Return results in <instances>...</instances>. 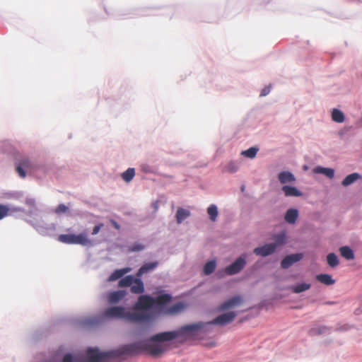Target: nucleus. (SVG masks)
<instances>
[{
	"label": "nucleus",
	"instance_id": "nucleus-1",
	"mask_svg": "<svg viewBox=\"0 0 362 362\" xmlns=\"http://www.w3.org/2000/svg\"><path fill=\"white\" fill-rule=\"evenodd\" d=\"M103 320L123 319L128 322H148L152 315L146 312H131L122 306H115L106 308L101 314Z\"/></svg>",
	"mask_w": 362,
	"mask_h": 362
},
{
	"label": "nucleus",
	"instance_id": "nucleus-2",
	"mask_svg": "<svg viewBox=\"0 0 362 362\" xmlns=\"http://www.w3.org/2000/svg\"><path fill=\"white\" fill-rule=\"evenodd\" d=\"M180 332L181 327L177 331L161 332L153 335L149 339L144 340L143 351H146L153 356H160L165 351V349L163 345L154 342L171 341L179 335L185 334Z\"/></svg>",
	"mask_w": 362,
	"mask_h": 362
},
{
	"label": "nucleus",
	"instance_id": "nucleus-3",
	"mask_svg": "<svg viewBox=\"0 0 362 362\" xmlns=\"http://www.w3.org/2000/svg\"><path fill=\"white\" fill-rule=\"evenodd\" d=\"M236 316L235 312H229L216 317L214 320L202 322H199L193 324L187 325L181 327V333L193 334L197 332H206L209 331L208 327L211 325H225L233 321Z\"/></svg>",
	"mask_w": 362,
	"mask_h": 362
},
{
	"label": "nucleus",
	"instance_id": "nucleus-4",
	"mask_svg": "<svg viewBox=\"0 0 362 362\" xmlns=\"http://www.w3.org/2000/svg\"><path fill=\"white\" fill-rule=\"evenodd\" d=\"M113 360L112 350L100 351L98 348L89 347L86 351L83 362H111Z\"/></svg>",
	"mask_w": 362,
	"mask_h": 362
},
{
	"label": "nucleus",
	"instance_id": "nucleus-5",
	"mask_svg": "<svg viewBox=\"0 0 362 362\" xmlns=\"http://www.w3.org/2000/svg\"><path fill=\"white\" fill-rule=\"evenodd\" d=\"M144 340L120 346L112 350L114 360L122 356H134L143 351Z\"/></svg>",
	"mask_w": 362,
	"mask_h": 362
},
{
	"label": "nucleus",
	"instance_id": "nucleus-6",
	"mask_svg": "<svg viewBox=\"0 0 362 362\" xmlns=\"http://www.w3.org/2000/svg\"><path fill=\"white\" fill-rule=\"evenodd\" d=\"M57 240L62 243L69 245L77 244L85 246L92 244V241L85 233H80L78 235L62 234L58 236Z\"/></svg>",
	"mask_w": 362,
	"mask_h": 362
},
{
	"label": "nucleus",
	"instance_id": "nucleus-7",
	"mask_svg": "<svg viewBox=\"0 0 362 362\" xmlns=\"http://www.w3.org/2000/svg\"><path fill=\"white\" fill-rule=\"evenodd\" d=\"M154 305V298L148 296V295H141L139 297L136 303H135L134 308V312H146L152 315V319L149 321L151 322L153 319V315L148 311L147 310L151 308Z\"/></svg>",
	"mask_w": 362,
	"mask_h": 362
},
{
	"label": "nucleus",
	"instance_id": "nucleus-8",
	"mask_svg": "<svg viewBox=\"0 0 362 362\" xmlns=\"http://www.w3.org/2000/svg\"><path fill=\"white\" fill-rule=\"evenodd\" d=\"M36 169L37 165L28 158H22L16 167V171L22 178L26 177V171L33 173Z\"/></svg>",
	"mask_w": 362,
	"mask_h": 362
},
{
	"label": "nucleus",
	"instance_id": "nucleus-9",
	"mask_svg": "<svg viewBox=\"0 0 362 362\" xmlns=\"http://www.w3.org/2000/svg\"><path fill=\"white\" fill-rule=\"evenodd\" d=\"M246 265V255L239 257L233 263L225 269L228 275H234L239 273Z\"/></svg>",
	"mask_w": 362,
	"mask_h": 362
},
{
	"label": "nucleus",
	"instance_id": "nucleus-10",
	"mask_svg": "<svg viewBox=\"0 0 362 362\" xmlns=\"http://www.w3.org/2000/svg\"><path fill=\"white\" fill-rule=\"evenodd\" d=\"M303 258V254L296 253L286 256L281 262L283 269H288L293 263L300 261Z\"/></svg>",
	"mask_w": 362,
	"mask_h": 362
},
{
	"label": "nucleus",
	"instance_id": "nucleus-11",
	"mask_svg": "<svg viewBox=\"0 0 362 362\" xmlns=\"http://www.w3.org/2000/svg\"><path fill=\"white\" fill-rule=\"evenodd\" d=\"M242 298L240 296H234L221 304L218 308V311H224L240 305Z\"/></svg>",
	"mask_w": 362,
	"mask_h": 362
},
{
	"label": "nucleus",
	"instance_id": "nucleus-12",
	"mask_svg": "<svg viewBox=\"0 0 362 362\" xmlns=\"http://www.w3.org/2000/svg\"><path fill=\"white\" fill-rule=\"evenodd\" d=\"M275 245L269 243L262 247H256L254 250V253L259 256L267 257L269 255L273 254L275 252Z\"/></svg>",
	"mask_w": 362,
	"mask_h": 362
},
{
	"label": "nucleus",
	"instance_id": "nucleus-13",
	"mask_svg": "<svg viewBox=\"0 0 362 362\" xmlns=\"http://www.w3.org/2000/svg\"><path fill=\"white\" fill-rule=\"evenodd\" d=\"M278 179L281 184L286 185V184H293L296 182V177L289 171H282L279 173Z\"/></svg>",
	"mask_w": 362,
	"mask_h": 362
},
{
	"label": "nucleus",
	"instance_id": "nucleus-14",
	"mask_svg": "<svg viewBox=\"0 0 362 362\" xmlns=\"http://www.w3.org/2000/svg\"><path fill=\"white\" fill-rule=\"evenodd\" d=\"M131 292L136 294H141L144 292V285L140 277L134 278L131 286Z\"/></svg>",
	"mask_w": 362,
	"mask_h": 362
},
{
	"label": "nucleus",
	"instance_id": "nucleus-15",
	"mask_svg": "<svg viewBox=\"0 0 362 362\" xmlns=\"http://www.w3.org/2000/svg\"><path fill=\"white\" fill-rule=\"evenodd\" d=\"M158 265V262H149L144 264L141 268L138 270L136 273L137 277H141L143 274L148 273L151 271L155 269Z\"/></svg>",
	"mask_w": 362,
	"mask_h": 362
},
{
	"label": "nucleus",
	"instance_id": "nucleus-16",
	"mask_svg": "<svg viewBox=\"0 0 362 362\" xmlns=\"http://www.w3.org/2000/svg\"><path fill=\"white\" fill-rule=\"evenodd\" d=\"M126 294V291L122 290L111 292L109 293L107 297L108 301L110 303H117L124 298Z\"/></svg>",
	"mask_w": 362,
	"mask_h": 362
},
{
	"label": "nucleus",
	"instance_id": "nucleus-17",
	"mask_svg": "<svg viewBox=\"0 0 362 362\" xmlns=\"http://www.w3.org/2000/svg\"><path fill=\"white\" fill-rule=\"evenodd\" d=\"M282 191L284 192L286 197H298L302 196V192L295 187L284 185L282 187Z\"/></svg>",
	"mask_w": 362,
	"mask_h": 362
},
{
	"label": "nucleus",
	"instance_id": "nucleus-18",
	"mask_svg": "<svg viewBox=\"0 0 362 362\" xmlns=\"http://www.w3.org/2000/svg\"><path fill=\"white\" fill-rule=\"evenodd\" d=\"M313 171L315 173L322 174L330 179L334 176V170L332 168L317 166L314 168Z\"/></svg>",
	"mask_w": 362,
	"mask_h": 362
},
{
	"label": "nucleus",
	"instance_id": "nucleus-19",
	"mask_svg": "<svg viewBox=\"0 0 362 362\" xmlns=\"http://www.w3.org/2000/svg\"><path fill=\"white\" fill-rule=\"evenodd\" d=\"M131 269L129 267L123 268L121 269H117L111 274L108 278L109 281H114L123 276L125 274L129 272Z\"/></svg>",
	"mask_w": 362,
	"mask_h": 362
},
{
	"label": "nucleus",
	"instance_id": "nucleus-20",
	"mask_svg": "<svg viewBox=\"0 0 362 362\" xmlns=\"http://www.w3.org/2000/svg\"><path fill=\"white\" fill-rule=\"evenodd\" d=\"M298 216V211L297 209H289L285 214V221L288 223H294Z\"/></svg>",
	"mask_w": 362,
	"mask_h": 362
},
{
	"label": "nucleus",
	"instance_id": "nucleus-21",
	"mask_svg": "<svg viewBox=\"0 0 362 362\" xmlns=\"http://www.w3.org/2000/svg\"><path fill=\"white\" fill-rule=\"evenodd\" d=\"M316 279L320 283L329 286L335 283V280L332 278V276L327 274H320L316 276Z\"/></svg>",
	"mask_w": 362,
	"mask_h": 362
},
{
	"label": "nucleus",
	"instance_id": "nucleus-22",
	"mask_svg": "<svg viewBox=\"0 0 362 362\" xmlns=\"http://www.w3.org/2000/svg\"><path fill=\"white\" fill-rule=\"evenodd\" d=\"M171 296L169 294H161L154 298V305L162 306L171 300Z\"/></svg>",
	"mask_w": 362,
	"mask_h": 362
},
{
	"label": "nucleus",
	"instance_id": "nucleus-23",
	"mask_svg": "<svg viewBox=\"0 0 362 362\" xmlns=\"http://www.w3.org/2000/svg\"><path fill=\"white\" fill-rule=\"evenodd\" d=\"M341 255L347 260L354 259V251L348 246H343L339 248Z\"/></svg>",
	"mask_w": 362,
	"mask_h": 362
},
{
	"label": "nucleus",
	"instance_id": "nucleus-24",
	"mask_svg": "<svg viewBox=\"0 0 362 362\" xmlns=\"http://www.w3.org/2000/svg\"><path fill=\"white\" fill-rule=\"evenodd\" d=\"M360 175L357 173H351L347 175L341 182V185L344 187H347L354 182H356L358 179L360 178Z\"/></svg>",
	"mask_w": 362,
	"mask_h": 362
},
{
	"label": "nucleus",
	"instance_id": "nucleus-25",
	"mask_svg": "<svg viewBox=\"0 0 362 362\" xmlns=\"http://www.w3.org/2000/svg\"><path fill=\"white\" fill-rule=\"evenodd\" d=\"M190 212L185 209L178 208L176 213V219L178 223H182L185 219L189 217Z\"/></svg>",
	"mask_w": 362,
	"mask_h": 362
},
{
	"label": "nucleus",
	"instance_id": "nucleus-26",
	"mask_svg": "<svg viewBox=\"0 0 362 362\" xmlns=\"http://www.w3.org/2000/svg\"><path fill=\"white\" fill-rule=\"evenodd\" d=\"M332 119L335 122L341 123L344 122L345 117L341 110L338 109H333L332 111Z\"/></svg>",
	"mask_w": 362,
	"mask_h": 362
},
{
	"label": "nucleus",
	"instance_id": "nucleus-27",
	"mask_svg": "<svg viewBox=\"0 0 362 362\" xmlns=\"http://www.w3.org/2000/svg\"><path fill=\"white\" fill-rule=\"evenodd\" d=\"M329 329L326 326H320L317 327L312 328L309 330L310 336H317L326 333Z\"/></svg>",
	"mask_w": 362,
	"mask_h": 362
},
{
	"label": "nucleus",
	"instance_id": "nucleus-28",
	"mask_svg": "<svg viewBox=\"0 0 362 362\" xmlns=\"http://www.w3.org/2000/svg\"><path fill=\"white\" fill-rule=\"evenodd\" d=\"M275 242L273 243H271L272 245H275V250L277 247L281 246L284 245L286 243V236L284 232H282L278 235H276L274 238Z\"/></svg>",
	"mask_w": 362,
	"mask_h": 362
},
{
	"label": "nucleus",
	"instance_id": "nucleus-29",
	"mask_svg": "<svg viewBox=\"0 0 362 362\" xmlns=\"http://www.w3.org/2000/svg\"><path fill=\"white\" fill-rule=\"evenodd\" d=\"M135 176V170L133 168H129L122 174V178L126 182H129Z\"/></svg>",
	"mask_w": 362,
	"mask_h": 362
},
{
	"label": "nucleus",
	"instance_id": "nucleus-30",
	"mask_svg": "<svg viewBox=\"0 0 362 362\" xmlns=\"http://www.w3.org/2000/svg\"><path fill=\"white\" fill-rule=\"evenodd\" d=\"M310 284L307 283H302L296 286H293L291 288L295 293H300L303 291H307L310 288Z\"/></svg>",
	"mask_w": 362,
	"mask_h": 362
},
{
	"label": "nucleus",
	"instance_id": "nucleus-31",
	"mask_svg": "<svg viewBox=\"0 0 362 362\" xmlns=\"http://www.w3.org/2000/svg\"><path fill=\"white\" fill-rule=\"evenodd\" d=\"M216 264L215 260H211V261L206 262L205 264V265L204 267V269H203L204 274L209 275L211 273H213L216 269Z\"/></svg>",
	"mask_w": 362,
	"mask_h": 362
},
{
	"label": "nucleus",
	"instance_id": "nucleus-32",
	"mask_svg": "<svg viewBox=\"0 0 362 362\" xmlns=\"http://www.w3.org/2000/svg\"><path fill=\"white\" fill-rule=\"evenodd\" d=\"M134 279V278L132 275L126 276L125 277H124L119 280V287L131 286L133 284Z\"/></svg>",
	"mask_w": 362,
	"mask_h": 362
},
{
	"label": "nucleus",
	"instance_id": "nucleus-33",
	"mask_svg": "<svg viewBox=\"0 0 362 362\" xmlns=\"http://www.w3.org/2000/svg\"><path fill=\"white\" fill-rule=\"evenodd\" d=\"M185 308V305L182 303H177L174 305L169 308L167 310V313L173 315L182 311Z\"/></svg>",
	"mask_w": 362,
	"mask_h": 362
},
{
	"label": "nucleus",
	"instance_id": "nucleus-34",
	"mask_svg": "<svg viewBox=\"0 0 362 362\" xmlns=\"http://www.w3.org/2000/svg\"><path fill=\"white\" fill-rule=\"evenodd\" d=\"M207 214L212 221H215L218 216V209L214 204L210 205L207 209Z\"/></svg>",
	"mask_w": 362,
	"mask_h": 362
},
{
	"label": "nucleus",
	"instance_id": "nucleus-35",
	"mask_svg": "<svg viewBox=\"0 0 362 362\" xmlns=\"http://www.w3.org/2000/svg\"><path fill=\"white\" fill-rule=\"evenodd\" d=\"M327 264L331 267H335L339 264V259L337 256L334 253H329L327 256Z\"/></svg>",
	"mask_w": 362,
	"mask_h": 362
},
{
	"label": "nucleus",
	"instance_id": "nucleus-36",
	"mask_svg": "<svg viewBox=\"0 0 362 362\" xmlns=\"http://www.w3.org/2000/svg\"><path fill=\"white\" fill-rule=\"evenodd\" d=\"M258 150L259 149L256 147H250L247 150L243 151L241 152V155H243L247 158L252 159L256 156Z\"/></svg>",
	"mask_w": 362,
	"mask_h": 362
},
{
	"label": "nucleus",
	"instance_id": "nucleus-37",
	"mask_svg": "<svg viewBox=\"0 0 362 362\" xmlns=\"http://www.w3.org/2000/svg\"><path fill=\"white\" fill-rule=\"evenodd\" d=\"M238 170V165L234 161L229 162L224 167V171L230 173H235Z\"/></svg>",
	"mask_w": 362,
	"mask_h": 362
},
{
	"label": "nucleus",
	"instance_id": "nucleus-38",
	"mask_svg": "<svg viewBox=\"0 0 362 362\" xmlns=\"http://www.w3.org/2000/svg\"><path fill=\"white\" fill-rule=\"evenodd\" d=\"M145 246L141 243H135L128 247L129 252H139L143 250Z\"/></svg>",
	"mask_w": 362,
	"mask_h": 362
},
{
	"label": "nucleus",
	"instance_id": "nucleus-39",
	"mask_svg": "<svg viewBox=\"0 0 362 362\" xmlns=\"http://www.w3.org/2000/svg\"><path fill=\"white\" fill-rule=\"evenodd\" d=\"M9 211V208L6 205L0 204V220L6 217Z\"/></svg>",
	"mask_w": 362,
	"mask_h": 362
},
{
	"label": "nucleus",
	"instance_id": "nucleus-40",
	"mask_svg": "<svg viewBox=\"0 0 362 362\" xmlns=\"http://www.w3.org/2000/svg\"><path fill=\"white\" fill-rule=\"evenodd\" d=\"M68 211V207L66 206L64 204H59L56 209H55V213L57 214H62L66 213Z\"/></svg>",
	"mask_w": 362,
	"mask_h": 362
},
{
	"label": "nucleus",
	"instance_id": "nucleus-41",
	"mask_svg": "<svg viewBox=\"0 0 362 362\" xmlns=\"http://www.w3.org/2000/svg\"><path fill=\"white\" fill-rule=\"evenodd\" d=\"M62 362H74L73 356L70 354H66L64 356Z\"/></svg>",
	"mask_w": 362,
	"mask_h": 362
},
{
	"label": "nucleus",
	"instance_id": "nucleus-42",
	"mask_svg": "<svg viewBox=\"0 0 362 362\" xmlns=\"http://www.w3.org/2000/svg\"><path fill=\"white\" fill-rule=\"evenodd\" d=\"M103 227V223H100L97 226H95L93 229V231H92V235H96L99 233V231L100 230V229Z\"/></svg>",
	"mask_w": 362,
	"mask_h": 362
},
{
	"label": "nucleus",
	"instance_id": "nucleus-43",
	"mask_svg": "<svg viewBox=\"0 0 362 362\" xmlns=\"http://www.w3.org/2000/svg\"><path fill=\"white\" fill-rule=\"evenodd\" d=\"M270 90L271 86L264 87L261 91L260 96H266L269 93Z\"/></svg>",
	"mask_w": 362,
	"mask_h": 362
},
{
	"label": "nucleus",
	"instance_id": "nucleus-44",
	"mask_svg": "<svg viewBox=\"0 0 362 362\" xmlns=\"http://www.w3.org/2000/svg\"><path fill=\"white\" fill-rule=\"evenodd\" d=\"M111 223L116 229L119 230L120 228L119 225L115 221L111 220Z\"/></svg>",
	"mask_w": 362,
	"mask_h": 362
}]
</instances>
